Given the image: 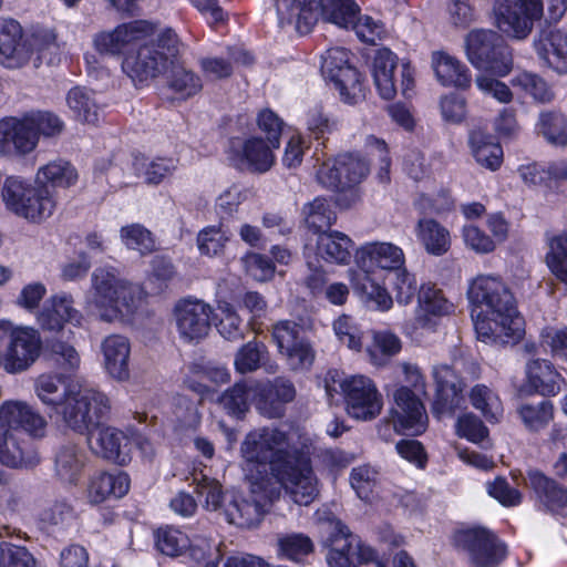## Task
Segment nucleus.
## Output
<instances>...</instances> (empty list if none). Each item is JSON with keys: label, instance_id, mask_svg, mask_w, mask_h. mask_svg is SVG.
<instances>
[{"label": "nucleus", "instance_id": "38", "mask_svg": "<svg viewBox=\"0 0 567 567\" xmlns=\"http://www.w3.org/2000/svg\"><path fill=\"white\" fill-rule=\"evenodd\" d=\"M178 167V159L174 157L135 156L133 168L135 175L148 185H158L167 177L174 175Z\"/></svg>", "mask_w": 567, "mask_h": 567}, {"label": "nucleus", "instance_id": "25", "mask_svg": "<svg viewBox=\"0 0 567 567\" xmlns=\"http://www.w3.org/2000/svg\"><path fill=\"white\" fill-rule=\"evenodd\" d=\"M358 272L371 274L373 268L396 271L405 267L403 249L392 243L373 241L361 246L355 254Z\"/></svg>", "mask_w": 567, "mask_h": 567}, {"label": "nucleus", "instance_id": "44", "mask_svg": "<svg viewBox=\"0 0 567 567\" xmlns=\"http://www.w3.org/2000/svg\"><path fill=\"white\" fill-rule=\"evenodd\" d=\"M255 385L256 381L237 382L223 393L219 402L228 414L240 416L248 411L250 400L255 401Z\"/></svg>", "mask_w": 567, "mask_h": 567}, {"label": "nucleus", "instance_id": "11", "mask_svg": "<svg viewBox=\"0 0 567 567\" xmlns=\"http://www.w3.org/2000/svg\"><path fill=\"white\" fill-rule=\"evenodd\" d=\"M544 14L542 0H496L494 17L497 28L516 39L526 38Z\"/></svg>", "mask_w": 567, "mask_h": 567}, {"label": "nucleus", "instance_id": "5", "mask_svg": "<svg viewBox=\"0 0 567 567\" xmlns=\"http://www.w3.org/2000/svg\"><path fill=\"white\" fill-rule=\"evenodd\" d=\"M248 481L249 494H234L224 508L227 522L241 528L258 525L268 507L280 495V488L271 478Z\"/></svg>", "mask_w": 567, "mask_h": 567}, {"label": "nucleus", "instance_id": "33", "mask_svg": "<svg viewBox=\"0 0 567 567\" xmlns=\"http://www.w3.org/2000/svg\"><path fill=\"white\" fill-rule=\"evenodd\" d=\"M130 488V477L126 473L116 471L113 473L101 472L91 477L87 487V499L97 505L110 497H123Z\"/></svg>", "mask_w": 567, "mask_h": 567}, {"label": "nucleus", "instance_id": "57", "mask_svg": "<svg viewBox=\"0 0 567 567\" xmlns=\"http://www.w3.org/2000/svg\"><path fill=\"white\" fill-rule=\"evenodd\" d=\"M268 354L267 347L259 341H249L244 344L235 357V369L239 373L256 371Z\"/></svg>", "mask_w": 567, "mask_h": 567}, {"label": "nucleus", "instance_id": "7", "mask_svg": "<svg viewBox=\"0 0 567 567\" xmlns=\"http://www.w3.org/2000/svg\"><path fill=\"white\" fill-rule=\"evenodd\" d=\"M370 172L368 162L358 155L340 154L324 161L317 172V181L324 188L333 192L351 190V200L359 196L353 188L365 179Z\"/></svg>", "mask_w": 567, "mask_h": 567}, {"label": "nucleus", "instance_id": "62", "mask_svg": "<svg viewBox=\"0 0 567 567\" xmlns=\"http://www.w3.org/2000/svg\"><path fill=\"white\" fill-rule=\"evenodd\" d=\"M378 481L379 472L369 465L354 467L350 474V484L358 497L363 501L370 499Z\"/></svg>", "mask_w": 567, "mask_h": 567}, {"label": "nucleus", "instance_id": "51", "mask_svg": "<svg viewBox=\"0 0 567 567\" xmlns=\"http://www.w3.org/2000/svg\"><path fill=\"white\" fill-rule=\"evenodd\" d=\"M524 184L528 186L540 185L553 177L555 179H567V164H553L547 171L537 163L520 165L517 169Z\"/></svg>", "mask_w": 567, "mask_h": 567}, {"label": "nucleus", "instance_id": "60", "mask_svg": "<svg viewBox=\"0 0 567 567\" xmlns=\"http://www.w3.org/2000/svg\"><path fill=\"white\" fill-rule=\"evenodd\" d=\"M546 261L550 271L560 281L567 284V231L550 240Z\"/></svg>", "mask_w": 567, "mask_h": 567}, {"label": "nucleus", "instance_id": "14", "mask_svg": "<svg viewBox=\"0 0 567 567\" xmlns=\"http://www.w3.org/2000/svg\"><path fill=\"white\" fill-rule=\"evenodd\" d=\"M275 147L259 136L234 137L229 141L227 158L237 169L266 173L275 164Z\"/></svg>", "mask_w": 567, "mask_h": 567}, {"label": "nucleus", "instance_id": "12", "mask_svg": "<svg viewBox=\"0 0 567 567\" xmlns=\"http://www.w3.org/2000/svg\"><path fill=\"white\" fill-rule=\"evenodd\" d=\"M271 337L278 352L292 371L308 370L312 365L316 351L305 338L299 324L290 320H280L272 326Z\"/></svg>", "mask_w": 567, "mask_h": 567}, {"label": "nucleus", "instance_id": "15", "mask_svg": "<svg viewBox=\"0 0 567 567\" xmlns=\"http://www.w3.org/2000/svg\"><path fill=\"white\" fill-rule=\"evenodd\" d=\"M322 19L339 28H351L358 38L367 43H374L384 32L380 22L369 16H360V8L354 0H330Z\"/></svg>", "mask_w": 567, "mask_h": 567}, {"label": "nucleus", "instance_id": "20", "mask_svg": "<svg viewBox=\"0 0 567 567\" xmlns=\"http://www.w3.org/2000/svg\"><path fill=\"white\" fill-rule=\"evenodd\" d=\"M255 406L267 419L281 417L287 403L296 398V388L287 377H276L267 382L255 385Z\"/></svg>", "mask_w": 567, "mask_h": 567}, {"label": "nucleus", "instance_id": "49", "mask_svg": "<svg viewBox=\"0 0 567 567\" xmlns=\"http://www.w3.org/2000/svg\"><path fill=\"white\" fill-rule=\"evenodd\" d=\"M278 554L289 560L301 563L313 551V543L302 533H290L278 536Z\"/></svg>", "mask_w": 567, "mask_h": 567}, {"label": "nucleus", "instance_id": "53", "mask_svg": "<svg viewBox=\"0 0 567 567\" xmlns=\"http://www.w3.org/2000/svg\"><path fill=\"white\" fill-rule=\"evenodd\" d=\"M229 234L221 226H207L197 235V247L202 255L216 257L224 252Z\"/></svg>", "mask_w": 567, "mask_h": 567}, {"label": "nucleus", "instance_id": "8", "mask_svg": "<svg viewBox=\"0 0 567 567\" xmlns=\"http://www.w3.org/2000/svg\"><path fill=\"white\" fill-rule=\"evenodd\" d=\"M179 40L172 29L158 35L157 45H143L123 60V71H168L183 68Z\"/></svg>", "mask_w": 567, "mask_h": 567}, {"label": "nucleus", "instance_id": "48", "mask_svg": "<svg viewBox=\"0 0 567 567\" xmlns=\"http://www.w3.org/2000/svg\"><path fill=\"white\" fill-rule=\"evenodd\" d=\"M472 405L488 422H497L503 415V405L498 395L485 384H476L470 393Z\"/></svg>", "mask_w": 567, "mask_h": 567}, {"label": "nucleus", "instance_id": "56", "mask_svg": "<svg viewBox=\"0 0 567 567\" xmlns=\"http://www.w3.org/2000/svg\"><path fill=\"white\" fill-rule=\"evenodd\" d=\"M401 340L390 331H379L373 336V344L369 348L371 361L375 365H382L390 357L398 354L401 350Z\"/></svg>", "mask_w": 567, "mask_h": 567}, {"label": "nucleus", "instance_id": "17", "mask_svg": "<svg viewBox=\"0 0 567 567\" xmlns=\"http://www.w3.org/2000/svg\"><path fill=\"white\" fill-rule=\"evenodd\" d=\"M455 539L467 553L475 567H494L504 559L506 554L504 544L485 528L476 527L458 532Z\"/></svg>", "mask_w": 567, "mask_h": 567}, {"label": "nucleus", "instance_id": "32", "mask_svg": "<svg viewBox=\"0 0 567 567\" xmlns=\"http://www.w3.org/2000/svg\"><path fill=\"white\" fill-rule=\"evenodd\" d=\"M528 485L545 509L558 512L567 506V488L539 471L528 472Z\"/></svg>", "mask_w": 567, "mask_h": 567}, {"label": "nucleus", "instance_id": "45", "mask_svg": "<svg viewBox=\"0 0 567 567\" xmlns=\"http://www.w3.org/2000/svg\"><path fill=\"white\" fill-rule=\"evenodd\" d=\"M78 179L75 168L66 161L55 159L41 166L37 173L39 184H51L58 187H69Z\"/></svg>", "mask_w": 567, "mask_h": 567}, {"label": "nucleus", "instance_id": "43", "mask_svg": "<svg viewBox=\"0 0 567 567\" xmlns=\"http://www.w3.org/2000/svg\"><path fill=\"white\" fill-rule=\"evenodd\" d=\"M66 103L78 121L89 124L97 123L100 106L91 90L81 86L71 89L66 95Z\"/></svg>", "mask_w": 567, "mask_h": 567}, {"label": "nucleus", "instance_id": "63", "mask_svg": "<svg viewBox=\"0 0 567 567\" xmlns=\"http://www.w3.org/2000/svg\"><path fill=\"white\" fill-rule=\"evenodd\" d=\"M0 567H37L32 554L23 546L0 543Z\"/></svg>", "mask_w": 567, "mask_h": 567}, {"label": "nucleus", "instance_id": "28", "mask_svg": "<svg viewBox=\"0 0 567 567\" xmlns=\"http://www.w3.org/2000/svg\"><path fill=\"white\" fill-rule=\"evenodd\" d=\"M330 0H277L276 10L281 22L295 23L300 34H307L319 18L324 17V8Z\"/></svg>", "mask_w": 567, "mask_h": 567}, {"label": "nucleus", "instance_id": "6", "mask_svg": "<svg viewBox=\"0 0 567 567\" xmlns=\"http://www.w3.org/2000/svg\"><path fill=\"white\" fill-rule=\"evenodd\" d=\"M472 65L481 71H512L513 54L503 39L492 30H473L465 40Z\"/></svg>", "mask_w": 567, "mask_h": 567}, {"label": "nucleus", "instance_id": "64", "mask_svg": "<svg viewBox=\"0 0 567 567\" xmlns=\"http://www.w3.org/2000/svg\"><path fill=\"white\" fill-rule=\"evenodd\" d=\"M194 482H196V493L204 497V507L214 512L220 509L224 498L221 485L206 475H202L200 478L195 476Z\"/></svg>", "mask_w": 567, "mask_h": 567}, {"label": "nucleus", "instance_id": "54", "mask_svg": "<svg viewBox=\"0 0 567 567\" xmlns=\"http://www.w3.org/2000/svg\"><path fill=\"white\" fill-rule=\"evenodd\" d=\"M217 310L219 311V321L216 327L220 336L229 341L243 339L245 327L234 307L229 302L219 301Z\"/></svg>", "mask_w": 567, "mask_h": 567}, {"label": "nucleus", "instance_id": "22", "mask_svg": "<svg viewBox=\"0 0 567 567\" xmlns=\"http://www.w3.org/2000/svg\"><path fill=\"white\" fill-rule=\"evenodd\" d=\"M45 419L24 401L9 400L0 405V432L20 433L43 436Z\"/></svg>", "mask_w": 567, "mask_h": 567}, {"label": "nucleus", "instance_id": "2", "mask_svg": "<svg viewBox=\"0 0 567 567\" xmlns=\"http://www.w3.org/2000/svg\"><path fill=\"white\" fill-rule=\"evenodd\" d=\"M35 392L42 403L52 406L68 427L81 434L110 411V401L104 393L91 386L65 383L58 374L39 375Z\"/></svg>", "mask_w": 567, "mask_h": 567}, {"label": "nucleus", "instance_id": "1", "mask_svg": "<svg viewBox=\"0 0 567 567\" xmlns=\"http://www.w3.org/2000/svg\"><path fill=\"white\" fill-rule=\"evenodd\" d=\"M467 297L473 306L472 319L478 340L505 342L519 338L522 319L514 296L498 276L478 275L470 284Z\"/></svg>", "mask_w": 567, "mask_h": 567}, {"label": "nucleus", "instance_id": "37", "mask_svg": "<svg viewBox=\"0 0 567 567\" xmlns=\"http://www.w3.org/2000/svg\"><path fill=\"white\" fill-rule=\"evenodd\" d=\"M415 235L429 255L443 256L451 247L449 229L435 219H419L415 227Z\"/></svg>", "mask_w": 567, "mask_h": 567}, {"label": "nucleus", "instance_id": "18", "mask_svg": "<svg viewBox=\"0 0 567 567\" xmlns=\"http://www.w3.org/2000/svg\"><path fill=\"white\" fill-rule=\"evenodd\" d=\"M34 186L16 176L8 177L1 190L4 205L10 212L27 220L39 223L45 219L51 203L41 197L42 202L34 208L28 204L30 198L34 199Z\"/></svg>", "mask_w": 567, "mask_h": 567}, {"label": "nucleus", "instance_id": "55", "mask_svg": "<svg viewBox=\"0 0 567 567\" xmlns=\"http://www.w3.org/2000/svg\"><path fill=\"white\" fill-rule=\"evenodd\" d=\"M122 243L126 248L147 255L155 250L152 233L141 224H131L120 230Z\"/></svg>", "mask_w": 567, "mask_h": 567}, {"label": "nucleus", "instance_id": "34", "mask_svg": "<svg viewBox=\"0 0 567 567\" xmlns=\"http://www.w3.org/2000/svg\"><path fill=\"white\" fill-rule=\"evenodd\" d=\"M355 535L341 522L333 524L331 548L327 555L330 567H355Z\"/></svg>", "mask_w": 567, "mask_h": 567}, {"label": "nucleus", "instance_id": "47", "mask_svg": "<svg viewBox=\"0 0 567 567\" xmlns=\"http://www.w3.org/2000/svg\"><path fill=\"white\" fill-rule=\"evenodd\" d=\"M512 82L537 103H550L555 97L553 85L539 73H518Z\"/></svg>", "mask_w": 567, "mask_h": 567}, {"label": "nucleus", "instance_id": "21", "mask_svg": "<svg viewBox=\"0 0 567 567\" xmlns=\"http://www.w3.org/2000/svg\"><path fill=\"white\" fill-rule=\"evenodd\" d=\"M107 413L96 424L86 430L89 432V446L97 456L124 465L130 461V439L123 431L116 427L99 426L101 420Z\"/></svg>", "mask_w": 567, "mask_h": 567}, {"label": "nucleus", "instance_id": "39", "mask_svg": "<svg viewBox=\"0 0 567 567\" xmlns=\"http://www.w3.org/2000/svg\"><path fill=\"white\" fill-rule=\"evenodd\" d=\"M352 240L341 231H327L318 236L317 254L329 262L348 264L351 258Z\"/></svg>", "mask_w": 567, "mask_h": 567}, {"label": "nucleus", "instance_id": "36", "mask_svg": "<svg viewBox=\"0 0 567 567\" xmlns=\"http://www.w3.org/2000/svg\"><path fill=\"white\" fill-rule=\"evenodd\" d=\"M527 385L542 395H556L561 378L547 360H532L526 364Z\"/></svg>", "mask_w": 567, "mask_h": 567}, {"label": "nucleus", "instance_id": "26", "mask_svg": "<svg viewBox=\"0 0 567 567\" xmlns=\"http://www.w3.org/2000/svg\"><path fill=\"white\" fill-rule=\"evenodd\" d=\"M219 543L206 535H195L189 538V557L196 563L207 561L204 567H218V560L221 558ZM224 567H268L259 557L252 555L229 556L224 563Z\"/></svg>", "mask_w": 567, "mask_h": 567}, {"label": "nucleus", "instance_id": "10", "mask_svg": "<svg viewBox=\"0 0 567 567\" xmlns=\"http://www.w3.org/2000/svg\"><path fill=\"white\" fill-rule=\"evenodd\" d=\"M347 413L359 421H371L382 411L383 396L365 375H351L340 382Z\"/></svg>", "mask_w": 567, "mask_h": 567}, {"label": "nucleus", "instance_id": "58", "mask_svg": "<svg viewBox=\"0 0 567 567\" xmlns=\"http://www.w3.org/2000/svg\"><path fill=\"white\" fill-rule=\"evenodd\" d=\"M525 426L530 431H539L547 426L554 417L553 403L544 400L538 404H524L518 410Z\"/></svg>", "mask_w": 567, "mask_h": 567}, {"label": "nucleus", "instance_id": "16", "mask_svg": "<svg viewBox=\"0 0 567 567\" xmlns=\"http://www.w3.org/2000/svg\"><path fill=\"white\" fill-rule=\"evenodd\" d=\"M41 349L42 340L38 330L16 328L7 338L2 368L12 374L23 372L38 360Z\"/></svg>", "mask_w": 567, "mask_h": 567}, {"label": "nucleus", "instance_id": "40", "mask_svg": "<svg viewBox=\"0 0 567 567\" xmlns=\"http://www.w3.org/2000/svg\"><path fill=\"white\" fill-rule=\"evenodd\" d=\"M470 146L476 162L491 169L496 171L503 162V150L493 137L481 130H474L470 134Z\"/></svg>", "mask_w": 567, "mask_h": 567}, {"label": "nucleus", "instance_id": "46", "mask_svg": "<svg viewBox=\"0 0 567 567\" xmlns=\"http://www.w3.org/2000/svg\"><path fill=\"white\" fill-rule=\"evenodd\" d=\"M305 220L309 229L316 234L327 233L336 223L337 215L327 199L317 197L303 207Z\"/></svg>", "mask_w": 567, "mask_h": 567}, {"label": "nucleus", "instance_id": "59", "mask_svg": "<svg viewBox=\"0 0 567 567\" xmlns=\"http://www.w3.org/2000/svg\"><path fill=\"white\" fill-rule=\"evenodd\" d=\"M419 306L424 313L431 316H445L453 309V305L449 302L443 292L433 285L421 286Z\"/></svg>", "mask_w": 567, "mask_h": 567}, {"label": "nucleus", "instance_id": "3", "mask_svg": "<svg viewBox=\"0 0 567 567\" xmlns=\"http://www.w3.org/2000/svg\"><path fill=\"white\" fill-rule=\"evenodd\" d=\"M297 451L291 446L288 434L278 427L250 431L240 445L247 480H272L277 466L282 467Z\"/></svg>", "mask_w": 567, "mask_h": 567}, {"label": "nucleus", "instance_id": "24", "mask_svg": "<svg viewBox=\"0 0 567 567\" xmlns=\"http://www.w3.org/2000/svg\"><path fill=\"white\" fill-rule=\"evenodd\" d=\"M436 384V399L433 412L437 415L452 414L464 402L463 391L465 384L449 364H436L432 369Z\"/></svg>", "mask_w": 567, "mask_h": 567}, {"label": "nucleus", "instance_id": "29", "mask_svg": "<svg viewBox=\"0 0 567 567\" xmlns=\"http://www.w3.org/2000/svg\"><path fill=\"white\" fill-rule=\"evenodd\" d=\"M0 464L11 470H31L40 464L34 443L21 433L0 432Z\"/></svg>", "mask_w": 567, "mask_h": 567}, {"label": "nucleus", "instance_id": "4", "mask_svg": "<svg viewBox=\"0 0 567 567\" xmlns=\"http://www.w3.org/2000/svg\"><path fill=\"white\" fill-rule=\"evenodd\" d=\"M93 306L102 320L130 315L137 303L138 289L118 277L113 267H100L92 272Z\"/></svg>", "mask_w": 567, "mask_h": 567}, {"label": "nucleus", "instance_id": "50", "mask_svg": "<svg viewBox=\"0 0 567 567\" xmlns=\"http://www.w3.org/2000/svg\"><path fill=\"white\" fill-rule=\"evenodd\" d=\"M327 81L333 84L347 104H355L364 96L362 73H329Z\"/></svg>", "mask_w": 567, "mask_h": 567}, {"label": "nucleus", "instance_id": "30", "mask_svg": "<svg viewBox=\"0 0 567 567\" xmlns=\"http://www.w3.org/2000/svg\"><path fill=\"white\" fill-rule=\"evenodd\" d=\"M104 369L117 381L130 379L131 342L122 334H110L101 342Z\"/></svg>", "mask_w": 567, "mask_h": 567}, {"label": "nucleus", "instance_id": "9", "mask_svg": "<svg viewBox=\"0 0 567 567\" xmlns=\"http://www.w3.org/2000/svg\"><path fill=\"white\" fill-rule=\"evenodd\" d=\"M272 483L280 485L287 495L298 505L307 506L317 497L318 482L313 474L310 461L298 451L285 463L276 468Z\"/></svg>", "mask_w": 567, "mask_h": 567}, {"label": "nucleus", "instance_id": "27", "mask_svg": "<svg viewBox=\"0 0 567 567\" xmlns=\"http://www.w3.org/2000/svg\"><path fill=\"white\" fill-rule=\"evenodd\" d=\"M156 30L157 24L153 22L135 20L120 24L113 31L99 33L94 39V44L100 52L117 54L126 45L153 35Z\"/></svg>", "mask_w": 567, "mask_h": 567}, {"label": "nucleus", "instance_id": "41", "mask_svg": "<svg viewBox=\"0 0 567 567\" xmlns=\"http://www.w3.org/2000/svg\"><path fill=\"white\" fill-rule=\"evenodd\" d=\"M352 286L357 293L367 301H372L380 311H388L393 305V299L388 290L378 284L371 274L355 271L352 276Z\"/></svg>", "mask_w": 567, "mask_h": 567}, {"label": "nucleus", "instance_id": "19", "mask_svg": "<svg viewBox=\"0 0 567 567\" xmlns=\"http://www.w3.org/2000/svg\"><path fill=\"white\" fill-rule=\"evenodd\" d=\"M38 146V134L31 128L27 115L0 120V155L9 158L22 157Z\"/></svg>", "mask_w": 567, "mask_h": 567}, {"label": "nucleus", "instance_id": "35", "mask_svg": "<svg viewBox=\"0 0 567 567\" xmlns=\"http://www.w3.org/2000/svg\"><path fill=\"white\" fill-rule=\"evenodd\" d=\"M86 464V453L74 443L61 445L54 457V470L58 477L74 484L80 478Z\"/></svg>", "mask_w": 567, "mask_h": 567}, {"label": "nucleus", "instance_id": "13", "mask_svg": "<svg viewBox=\"0 0 567 567\" xmlns=\"http://www.w3.org/2000/svg\"><path fill=\"white\" fill-rule=\"evenodd\" d=\"M213 313V307L202 299H179L173 308V320L179 339L186 343L204 340L212 329Z\"/></svg>", "mask_w": 567, "mask_h": 567}, {"label": "nucleus", "instance_id": "31", "mask_svg": "<svg viewBox=\"0 0 567 567\" xmlns=\"http://www.w3.org/2000/svg\"><path fill=\"white\" fill-rule=\"evenodd\" d=\"M22 28L13 19L0 21V65L8 69H20L24 66L28 59V51L20 48Z\"/></svg>", "mask_w": 567, "mask_h": 567}, {"label": "nucleus", "instance_id": "23", "mask_svg": "<svg viewBox=\"0 0 567 567\" xmlns=\"http://www.w3.org/2000/svg\"><path fill=\"white\" fill-rule=\"evenodd\" d=\"M394 401L393 427L414 435L423 433L427 425V415L417 394L408 386H401L394 392Z\"/></svg>", "mask_w": 567, "mask_h": 567}, {"label": "nucleus", "instance_id": "52", "mask_svg": "<svg viewBox=\"0 0 567 567\" xmlns=\"http://www.w3.org/2000/svg\"><path fill=\"white\" fill-rule=\"evenodd\" d=\"M154 542L163 555L176 557L187 548L189 537L179 529L165 526L154 532Z\"/></svg>", "mask_w": 567, "mask_h": 567}, {"label": "nucleus", "instance_id": "42", "mask_svg": "<svg viewBox=\"0 0 567 567\" xmlns=\"http://www.w3.org/2000/svg\"><path fill=\"white\" fill-rule=\"evenodd\" d=\"M535 130L551 145H567V117L558 111L540 112Z\"/></svg>", "mask_w": 567, "mask_h": 567}, {"label": "nucleus", "instance_id": "61", "mask_svg": "<svg viewBox=\"0 0 567 567\" xmlns=\"http://www.w3.org/2000/svg\"><path fill=\"white\" fill-rule=\"evenodd\" d=\"M31 128L38 134V141L40 136L43 137H55L59 136L65 127L63 120L48 111H38L25 114Z\"/></svg>", "mask_w": 567, "mask_h": 567}]
</instances>
